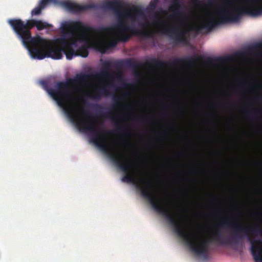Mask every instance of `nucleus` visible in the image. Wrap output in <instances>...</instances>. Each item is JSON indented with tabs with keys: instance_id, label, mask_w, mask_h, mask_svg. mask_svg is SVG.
Wrapping results in <instances>:
<instances>
[{
	"instance_id": "f257e3e1",
	"label": "nucleus",
	"mask_w": 262,
	"mask_h": 262,
	"mask_svg": "<svg viewBox=\"0 0 262 262\" xmlns=\"http://www.w3.org/2000/svg\"><path fill=\"white\" fill-rule=\"evenodd\" d=\"M89 77V76H76L73 79H69L66 82H57L54 88L50 87L47 81L41 80L39 83L43 89L63 109L71 121L76 123L80 130L92 132L91 142L106 153L115 165L125 173L122 181L135 185L137 189L140 190L141 195L149 201L155 211L165 217L173 228L174 232L182 238L187 231L185 225L161 205V200L159 198H155V192L152 189L153 181L146 178H141L139 181H137L130 173L134 172L136 169L131 163L130 160L124 155L113 152L111 149L107 141V135L112 133V131L106 129L97 130L98 125L86 118L81 117L78 114L77 110L72 104L71 101L75 98L73 96V90L70 88L69 84L82 83Z\"/></svg>"
},
{
	"instance_id": "f03ea898",
	"label": "nucleus",
	"mask_w": 262,
	"mask_h": 262,
	"mask_svg": "<svg viewBox=\"0 0 262 262\" xmlns=\"http://www.w3.org/2000/svg\"><path fill=\"white\" fill-rule=\"evenodd\" d=\"M219 227L228 226L234 229L232 236L225 239L221 231L214 230L209 238H203L198 234L186 231L182 239L191 251L199 256L206 257L208 251V244L215 243L219 245L237 244L244 237H247L251 244V251L255 262H262V248L257 245H262V240L255 239L253 236H262V228L258 225L245 226L232 221L224 220L217 224Z\"/></svg>"
},
{
	"instance_id": "7ed1b4c3",
	"label": "nucleus",
	"mask_w": 262,
	"mask_h": 262,
	"mask_svg": "<svg viewBox=\"0 0 262 262\" xmlns=\"http://www.w3.org/2000/svg\"><path fill=\"white\" fill-rule=\"evenodd\" d=\"M242 1L245 4L243 7H230L229 3L222 4L215 11V14L218 16L219 20L214 18L205 19L201 22L200 25L195 27V30L199 32L206 29L208 31H210L220 24L237 22L244 15H248L252 17L262 15V0H242Z\"/></svg>"
},
{
	"instance_id": "20e7f679",
	"label": "nucleus",
	"mask_w": 262,
	"mask_h": 262,
	"mask_svg": "<svg viewBox=\"0 0 262 262\" xmlns=\"http://www.w3.org/2000/svg\"><path fill=\"white\" fill-rule=\"evenodd\" d=\"M125 4L120 0L107 1L102 4V8L103 9L112 10L118 19L117 24L111 28L107 27L110 29L104 31L103 32L110 31L112 30L117 31L119 33V40L124 42L127 41L130 38L132 35L139 36L144 38H152L153 34L152 32L133 28L125 21L127 19L134 20L135 15L132 12V11L137 14H141L142 10L141 8L139 6H133L131 9H126L124 11H121V10L125 9Z\"/></svg>"
},
{
	"instance_id": "39448f33",
	"label": "nucleus",
	"mask_w": 262,
	"mask_h": 262,
	"mask_svg": "<svg viewBox=\"0 0 262 262\" xmlns=\"http://www.w3.org/2000/svg\"><path fill=\"white\" fill-rule=\"evenodd\" d=\"M63 30H67L68 38L69 39V50L67 55V59L71 60L73 57L80 56L86 57L89 55V52L86 47L84 46L78 47V42H84L88 45L89 48L91 47L90 42L94 37L90 33L94 34H100L104 31L108 30V28H94L84 24L80 20H71L66 21L62 24Z\"/></svg>"
},
{
	"instance_id": "423d86ee",
	"label": "nucleus",
	"mask_w": 262,
	"mask_h": 262,
	"mask_svg": "<svg viewBox=\"0 0 262 262\" xmlns=\"http://www.w3.org/2000/svg\"><path fill=\"white\" fill-rule=\"evenodd\" d=\"M8 23L12 28L17 38L21 41L23 45L28 50L41 43H45L46 39L38 35L32 36L31 30L34 27L41 31L52 27V25L41 20L31 19L26 21L21 19H10Z\"/></svg>"
},
{
	"instance_id": "0eeeda50",
	"label": "nucleus",
	"mask_w": 262,
	"mask_h": 262,
	"mask_svg": "<svg viewBox=\"0 0 262 262\" xmlns=\"http://www.w3.org/2000/svg\"><path fill=\"white\" fill-rule=\"evenodd\" d=\"M67 32L63 37L58 38L56 41L58 45H53L48 40H45L42 45L39 43L31 48L28 51L33 59L41 60L46 57H51L54 59H61L64 53L66 56L69 52V43Z\"/></svg>"
},
{
	"instance_id": "6e6552de",
	"label": "nucleus",
	"mask_w": 262,
	"mask_h": 262,
	"mask_svg": "<svg viewBox=\"0 0 262 262\" xmlns=\"http://www.w3.org/2000/svg\"><path fill=\"white\" fill-rule=\"evenodd\" d=\"M169 9L173 13L168 16V19L176 20V22L169 24L167 20L159 18V24L164 27L163 33L169 36L176 43H184L186 41L187 31L185 29L179 27L180 25L182 26L186 25L182 17V12L179 10L178 5L171 6Z\"/></svg>"
},
{
	"instance_id": "1a4fd4ad",
	"label": "nucleus",
	"mask_w": 262,
	"mask_h": 262,
	"mask_svg": "<svg viewBox=\"0 0 262 262\" xmlns=\"http://www.w3.org/2000/svg\"><path fill=\"white\" fill-rule=\"evenodd\" d=\"M203 58L201 55L186 58H179L172 61H163L156 58L152 59L150 62L147 63L149 66H154L158 68H168L172 66H178L186 64L189 66H195L200 62H203Z\"/></svg>"
},
{
	"instance_id": "9d476101",
	"label": "nucleus",
	"mask_w": 262,
	"mask_h": 262,
	"mask_svg": "<svg viewBox=\"0 0 262 262\" xmlns=\"http://www.w3.org/2000/svg\"><path fill=\"white\" fill-rule=\"evenodd\" d=\"M119 41L120 40L118 39V35L117 38H113L108 42L101 41L94 37V39H93L91 41L90 46L93 47L95 50L102 53H105L108 49L115 48Z\"/></svg>"
},
{
	"instance_id": "9b49d317",
	"label": "nucleus",
	"mask_w": 262,
	"mask_h": 262,
	"mask_svg": "<svg viewBox=\"0 0 262 262\" xmlns=\"http://www.w3.org/2000/svg\"><path fill=\"white\" fill-rule=\"evenodd\" d=\"M61 6L72 13L80 12L95 8L94 4L80 5L70 1H64L61 3Z\"/></svg>"
},
{
	"instance_id": "f8f14e48",
	"label": "nucleus",
	"mask_w": 262,
	"mask_h": 262,
	"mask_svg": "<svg viewBox=\"0 0 262 262\" xmlns=\"http://www.w3.org/2000/svg\"><path fill=\"white\" fill-rule=\"evenodd\" d=\"M57 3L56 0H40L38 2L37 6L31 12V15H38L41 11L50 4Z\"/></svg>"
},
{
	"instance_id": "ddd939ff",
	"label": "nucleus",
	"mask_w": 262,
	"mask_h": 262,
	"mask_svg": "<svg viewBox=\"0 0 262 262\" xmlns=\"http://www.w3.org/2000/svg\"><path fill=\"white\" fill-rule=\"evenodd\" d=\"M111 63L106 61L103 63V68L101 71L95 75V77L98 78H108L111 77L110 69Z\"/></svg>"
},
{
	"instance_id": "4468645a",
	"label": "nucleus",
	"mask_w": 262,
	"mask_h": 262,
	"mask_svg": "<svg viewBox=\"0 0 262 262\" xmlns=\"http://www.w3.org/2000/svg\"><path fill=\"white\" fill-rule=\"evenodd\" d=\"M127 63L129 66L133 69L135 74L137 75H139L140 72L139 69L142 67L143 64L141 63H139L136 61H132L130 60H128Z\"/></svg>"
},
{
	"instance_id": "2eb2a0df",
	"label": "nucleus",
	"mask_w": 262,
	"mask_h": 262,
	"mask_svg": "<svg viewBox=\"0 0 262 262\" xmlns=\"http://www.w3.org/2000/svg\"><path fill=\"white\" fill-rule=\"evenodd\" d=\"M94 92L97 97L100 98L102 95H107L108 90L106 86H103L96 88Z\"/></svg>"
},
{
	"instance_id": "dca6fc26",
	"label": "nucleus",
	"mask_w": 262,
	"mask_h": 262,
	"mask_svg": "<svg viewBox=\"0 0 262 262\" xmlns=\"http://www.w3.org/2000/svg\"><path fill=\"white\" fill-rule=\"evenodd\" d=\"M113 121L115 122V124L117 125V127L116 129V131L118 133H122L125 131L127 129L126 126L123 124L118 125L117 123V119L116 118L113 119Z\"/></svg>"
},
{
	"instance_id": "f3484780",
	"label": "nucleus",
	"mask_w": 262,
	"mask_h": 262,
	"mask_svg": "<svg viewBox=\"0 0 262 262\" xmlns=\"http://www.w3.org/2000/svg\"><path fill=\"white\" fill-rule=\"evenodd\" d=\"M232 57H233L232 56L220 57H219V58L214 59V60L215 61H217V62H227V61H230L232 59Z\"/></svg>"
},
{
	"instance_id": "a211bd4d",
	"label": "nucleus",
	"mask_w": 262,
	"mask_h": 262,
	"mask_svg": "<svg viewBox=\"0 0 262 262\" xmlns=\"http://www.w3.org/2000/svg\"><path fill=\"white\" fill-rule=\"evenodd\" d=\"M158 0H152L148 5V9L151 11H154L157 5Z\"/></svg>"
},
{
	"instance_id": "6ab92c4d",
	"label": "nucleus",
	"mask_w": 262,
	"mask_h": 262,
	"mask_svg": "<svg viewBox=\"0 0 262 262\" xmlns=\"http://www.w3.org/2000/svg\"><path fill=\"white\" fill-rule=\"evenodd\" d=\"M130 95L129 93H126L124 95L118 96V97H114L113 100L117 104L119 102L122 101L124 100V96H129Z\"/></svg>"
},
{
	"instance_id": "aec40b11",
	"label": "nucleus",
	"mask_w": 262,
	"mask_h": 262,
	"mask_svg": "<svg viewBox=\"0 0 262 262\" xmlns=\"http://www.w3.org/2000/svg\"><path fill=\"white\" fill-rule=\"evenodd\" d=\"M214 60V59L211 57H207L206 58V59H205V63L206 64H210Z\"/></svg>"
},
{
	"instance_id": "412c9836",
	"label": "nucleus",
	"mask_w": 262,
	"mask_h": 262,
	"mask_svg": "<svg viewBox=\"0 0 262 262\" xmlns=\"http://www.w3.org/2000/svg\"><path fill=\"white\" fill-rule=\"evenodd\" d=\"M111 115H112V112L111 111L103 113L102 114V115L103 116H105V117H110L111 116Z\"/></svg>"
},
{
	"instance_id": "4be33fe9",
	"label": "nucleus",
	"mask_w": 262,
	"mask_h": 262,
	"mask_svg": "<svg viewBox=\"0 0 262 262\" xmlns=\"http://www.w3.org/2000/svg\"><path fill=\"white\" fill-rule=\"evenodd\" d=\"M224 107L228 108V109H231V106H232V105L230 104H229V103H225V104H224L223 105Z\"/></svg>"
},
{
	"instance_id": "5701e85b",
	"label": "nucleus",
	"mask_w": 262,
	"mask_h": 262,
	"mask_svg": "<svg viewBox=\"0 0 262 262\" xmlns=\"http://www.w3.org/2000/svg\"><path fill=\"white\" fill-rule=\"evenodd\" d=\"M254 87L257 89H262V83H259L254 85Z\"/></svg>"
},
{
	"instance_id": "b1692460",
	"label": "nucleus",
	"mask_w": 262,
	"mask_h": 262,
	"mask_svg": "<svg viewBox=\"0 0 262 262\" xmlns=\"http://www.w3.org/2000/svg\"><path fill=\"white\" fill-rule=\"evenodd\" d=\"M253 215L255 216H256V217H261L262 216V213L261 212H257L254 213L253 214Z\"/></svg>"
},
{
	"instance_id": "393cba45",
	"label": "nucleus",
	"mask_w": 262,
	"mask_h": 262,
	"mask_svg": "<svg viewBox=\"0 0 262 262\" xmlns=\"http://www.w3.org/2000/svg\"><path fill=\"white\" fill-rule=\"evenodd\" d=\"M252 113H256V114H261L262 113V110L254 109L253 111H252Z\"/></svg>"
},
{
	"instance_id": "a878e982",
	"label": "nucleus",
	"mask_w": 262,
	"mask_h": 262,
	"mask_svg": "<svg viewBox=\"0 0 262 262\" xmlns=\"http://www.w3.org/2000/svg\"><path fill=\"white\" fill-rule=\"evenodd\" d=\"M124 136L125 137H130V134L129 133H127L124 134Z\"/></svg>"
},
{
	"instance_id": "bb28decb",
	"label": "nucleus",
	"mask_w": 262,
	"mask_h": 262,
	"mask_svg": "<svg viewBox=\"0 0 262 262\" xmlns=\"http://www.w3.org/2000/svg\"><path fill=\"white\" fill-rule=\"evenodd\" d=\"M89 118H90L91 120H95V117H94L93 116H92V115H90V116H89Z\"/></svg>"
},
{
	"instance_id": "cd10ccee",
	"label": "nucleus",
	"mask_w": 262,
	"mask_h": 262,
	"mask_svg": "<svg viewBox=\"0 0 262 262\" xmlns=\"http://www.w3.org/2000/svg\"><path fill=\"white\" fill-rule=\"evenodd\" d=\"M163 107L164 108H168L169 107V105H165L163 106Z\"/></svg>"
},
{
	"instance_id": "c85d7f7f",
	"label": "nucleus",
	"mask_w": 262,
	"mask_h": 262,
	"mask_svg": "<svg viewBox=\"0 0 262 262\" xmlns=\"http://www.w3.org/2000/svg\"><path fill=\"white\" fill-rule=\"evenodd\" d=\"M258 98L260 100H262V94L261 95H260L258 97Z\"/></svg>"
},
{
	"instance_id": "c756f323",
	"label": "nucleus",
	"mask_w": 262,
	"mask_h": 262,
	"mask_svg": "<svg viewBox=\"0 0 262 262\" xmlns=\"http://www.w3.org/2000/svg\"><path fill=\"white\" fill-rule=\"evenodd\" d=\"M234 211H235L236 212H239V210L238 209H237V208H235L234 209Z\"/></svg>"
},
{
	"instance_id": "7c9ffc66",
	"label": "nucleus",
	"mask_w": 262,
	"mask_h": 262,
	"mask_svg": "<svg viewBox=\"0 0 262 262\" xmlns=\"http://www.w3.org/2000/svg\"><path fill=\"white\" fill-rule=\"evenodd\" d=\"M125 86H126V87H128V86L129 85H130V84H129V83H125Z\"/></svg>"
},
{
	"instance_id": "2f4dec72",
	"label": "nucleus",
	"mask_w": 262,
	"mask_h": 262,
	"mask_svg": "<svg viewBox=\"0 0 262 262\" xmlns=\"http://www.w3.org/2000/svg\"><path fill=\"white\" fill-rule=\"evenodd\" d=\"M179 112H180V113H184V111H183V110H180V111H179Z\"/></svg>"
},
{
	"instance_id": "473e14b6",
	"label": "nucleus",
	"mask_w": 262,
	"mask_h": 262,
	"mask_svg": "<svg viewBox=\"0 0 262 262\" xmlns=\"http://www.w3.org/2000/svg\"><path fill=\"white\" fill-rule=\"evenodd\" d=\"M81 111L82 112V113H84V110L83 109V108H81Z\"/></svg>"
},
{
	"instance_id": "72a5a7b5",
	"label": "nucleus",
	"mask_w": 262,
	"mask_h": 262,
	"mask_svg": "<svg viewBox=\"0 0 262 262\" xmlns=\"http://www.w3.org/2000/svg\"><path fill=\"white\" fill-rule=\"evenodd\" d=\"M254 119V118L253 117L250 118V120H251V121L253 120Z\"/></svg>"
},
{
	"instance_id": "f704fd0d",
	"label": "nucleus",
	"mask_w": 262,
	"mask_h": 262,
	"mask_svg": "<svg viewBox=\"0 0 262 262\" xmlns=\"http://www.w3.org/2000/svg\"><path fill=\"white\" fill-rule=\"evenodd\" d=\"M193 2H197L198 0H191Z\"/></svg>"
},
{
	"instance_id": "c9c22d12",
	"label": "nucleus",
	"mask_w": 262,
	"mask_h": 262,
	"mask_svg": "<svg viewBox=\"0 0 262 262\" xmlns=\"http://www.w3.org/2000/svg\"><path fill=\"white\" fill-rule=\"evenodd\" d=\"M96 106H97L98 107H99V108H100V107H101V106H100L99 104H97V105H96Z\"/></svg>"
},
{
	"instance_id": "e433bc0d",
	"label": "nucleus",
	"mask_w": 262,
	"mask_h": 262,
	"mask_svg": "<svg viewBox=\"0 0 262 262\" xmlns=\"http://www.w3.org/2000/svg\"><path fill=\"white\" fill-rule=\"evenodd\" d=\"M147 118H149V117L146 118H144L143 119H142L143 121H144L145 120V119H146Z\"/></svg>"
},
{
	"instance_id": "4c0bfd02",
	"label": "nucleus",
	"mask_w": 262,
	"mask_h": 262,
	"mask_svg": "<svg viewBox=\"0 0 262 262\" xmlns=\"http://www.w3.org/2000/svg\"><path fill=\"white\" fill-rule=\"evenodd\" d=\"M195 172H200V170H196V171H195Z\"/></svg>"
},
{
	"instance_id": "58836bf2",
	"label": "nucleus",
	"mask_w": 262,
	"mask_h": 262,
	"mask_svg": "<svg viewBox=\"0 0 262 262\" xmlns=\"http://www.w3.org/2000/svg\"><path fill=\"white\" fill-rule=\"evenodd\" d=\"M254 48H255V47H252V48H251V49L253 50Z\"/></svg>"
},
{
	"instance_id": "ea45409f",
	"label": "nucleus",
	"mask_w": 262,
	"mask_h": 262,
	"mask_svg": "<svg viewBox=\"0 0 262 262\" xmlns=\"http://www.w3.org/2000/svg\"><path fill=\"white\" fill-rule=\"evenodd\" d=\"M172 1H173V2H177V1H178V0H172Z\"/></svg>"
},
{
	"instance_id": "a19ab883",
	"label": "nucleus",
	"mask_w": 262,
	"mask_h": 262,
	"mask_svg": "<svg viewBox=\"0 0 262 262\" xmlns=\"http://www.w3.org/2000/svg\"><path fill=\"white\" fill-rule=\"evenodd\" d=\"M180 210H183V209L182 208H180Z\"/></svg>"
}]
</instances>
